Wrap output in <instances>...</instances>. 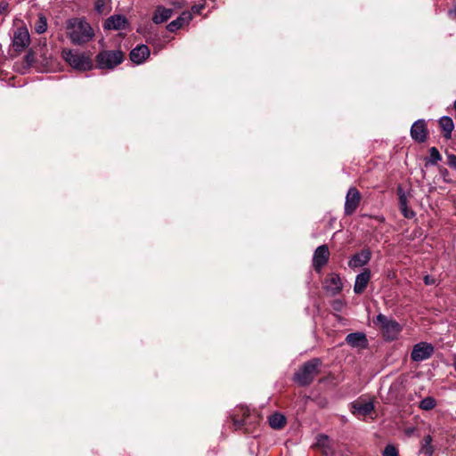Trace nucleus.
Listing matches in <instances>:
<instances>
[{
  "label": "nucleus",
  "mask_w": 456,
  "mask_h": 456,
  "mask_svg": "<svg viewBox=\"0 0 456 456\" xmlns=\"http://www.w3.org/2000/svg\"><path fill=\"white\" fill-rule=\"evenodd\" d=\"M66 36L75 45H84L95 36L93 27L85 18H70L65 22Z\"/></svg>",
  "instance_id": "obj_1"
},
{
  "label": "nucleus",
  "mask_w": 456,
  "mask_h": 456,
  "mask_svg": "<svg viewBox=\"0 0 456 456\" xmlns=\"http://www.w3.org/2000/svg\"><path fill=\"white\" fill-rule=\"evenodd\" d=\"M61 57L72 69L78 71L91 70L94 67L92 58L77 50L65 48L61 51Z\"/></svg>",
  "instance_id": "obj_2"
},
{
  "label": "nucleus",
  "mask_w": 456,
  "mask_h": 456,
  "mask_svg": "<svg viewBox=\"0 0 456 456\" xmlns=\"http://www.w3.org/2000/svg\"><path fill=\"white\" fill-rule=\"evenodd\" d=\"M322 361L319 358H314L305 362L301 368L294 374V380L300 386H307L314 380L319 373V368Z\"/></svg>",
  "instance_id": "obj_3"
},
{
  "label": "nucleus",
  "mask_w": 456,
  "mask_h": 456,
  "mask_svg": "<svg viewBox=\"0 0 456 456\" xmlns=\"http://www.w3.org/2000/svg\"><path fill=\"white\" fill-rule=\"evenodd\" d=\"M373 322L379 325L383 337L387 341L395 340L402 331V326L398 322L387 318L383 314H378Z\"/></svg>",
  "instance_id": "obj_4"
},
{
  "label": "nucleus",
  "mask_w": 456,
  "mask_h": 456,
  "mask_svg": "<svg viewBox=\"0 0 456 456\" xmlns=\"http://www.w3.org/2000/svg\"><path fill=\"white\" fill-rule=\"evenodd\" d=\"M124 60V54L120 50L102 51L96 55V63L99 69H114Z\"/></svg>",
  "instance_id": "obj_5"
},
{
  "label": "nucleus",
  "mask_w": 456,
  "mask_h": 456,
  "mask_svg": "<svg viewBox=\"0 0 456 456\" xmlns=\"http://www.w3.org/2000/svg\"><path fill=\"white\" fill-rule=\"evenodd\" d=\"M30 45V36L25 26L17 28L12 36V45L15 52L21 53Z\"/></svg>",
  "instance_id": "obj_6"
},
{
  "label": "nucleus",
  "mask_w": 456,
  "mask_h": 456,
  "mask_svg": "<svg viewBox=\"0 0 456 456\" xmlns=\"http://www.w3.org/2000/svg\"><path fill=\"white\" fill-rule=\"evenodd\" d=\"M435 352V347L428 342H419L413 346L411 359L413 362H423L429 359Z\"/></svg>",
  "instance_id": "obj_7"
},
{
  "label": "nucleus",
  "mask_w": 456,
  "mask_h": 456,
  "mask_svg": "<svg viewBox=\"0 0 456 456\" xmlns=\"http://www.w3.org/2000/svg\"><path fill=\"white\" fill-rule=\"evenodd\" d=\"M330 258V250L327 245H321L316 248L313 256V266L320 273L327 265Z\"/></svg>",
  "instance_id": "obj_8"
},
{
  "label": "nucleus",
  "mask_w": 456,
  "mask_h": 456,
  "mask_svg": "<svg viewBox=\"0 0 456 456\" xmlns=\"http://www.w3.org/2000/svg\"><path fill=\"white\" fill-rule=\"evenodd\" d=\"M361 201V194L355 187L347 191L345 201V215L351 216L354 213Z\"/></svg>",
  "instance_id": "obj_9"
},
{
  "label": "nucleus",
  "mask_w": 456,
  "mask_h": 456,
  "mask_svg": "<svg viewBox=\"0 0 456 456\" xmlns=\"http://www.w3.org/2000/svg\"><path fill=\"white\" fill-rule=\"evenodd\" d=\"M342 288L343 284L340 276L337 273H330L324 280L323 289L331 296L339 294Z\"/></svg>",
  "instance_id": "obj_10"
},
{
  "label": "nucleus",
  "mask_w": 456,
  "mask_h": 456,
  "mask_svg": "<svg viewBox=\"0 0 456 456\" xmlns=\"http://www.w3.org/2000/svg\"><path fill=\"white\" fill-rule=\"evenodd\" d=\"M411 135L418 142H424L428 137V129L424 119H419L411 127Z\"/></svg>",
  "instance_id": "obj_11"
},
{
  "label": "nucleus",
  "mask_w": 456,
  "mask_h": 456,
  "mask_svg": "<svg viewBox=\"0 0 456 456\" xmlns=\"http://www.w3.org/2000/svg\"><path fill=\"white\" fill-rule=\"evenodd\" d=\"M128 25V20L124 15L116 14L109 17L104 24L103 28L107 30H119L126 28Z\"/></svg>",
  "instance_id": "obj_12"
},
{
  "label": "nucleus",
  "mask_w": 456,
  "mask_h": 456,
  "mask_svg": "<svg viewBox=\"0 0 456 456\" xmlns=\"http://www.w3.org/2000/svg\"><path fill=\"white\" fill-rule=\"evenodd\" d=\"M370 257L371 252L370 249L362 250L361 252H358L351 256L348 261V266L353 269L364 266L369 263Z\"/></svg>",
  "instance_id": "obj_13"
},
{
  "label": "nucleus",
  "mask_w": 456,
  "mask_h": 456,
  "mask_svg": "<svg viewBox=\"0 0 456 456\" xmlns=\"http://www.w3.org/2000/svg\"><path fill=\"white\" fill-rule=\"evenodd\" d=\"M150 56V49L146 45H137L130 52V60L135 64L143 63Z\"/></svg>",
  "instance_id": "obj_14"
},
{
  "label": "nucleus",
  "mask_w": 456,
  "mask_h": 456,
  "mask_svg": "<svg viewBox=\"0 0 456 456\" xmlns=\"http://www.w3.org/2000/svg\"><path fill=\"white\" fill-rule=\"evenodd\" d=\"M370 280V271L364 269L361 273L356 275L354 285V291L355 294H362Z\"/></svg>",
  "instance_id": "obj_15"
},
{
  "label": "nucleus",
  "mask_w": 456,
  "mask_h": 456,
  "mask_svg": "<svg viewBox=\"0 0 456 456\" xmlns=\"http://www.w3.org/2000/svg\"><path fill=\"white\" fill-rule=\"evenodd\" d=\"M374 410V403L371 401H355L352 403V413L355 416H366Z\"/></svg>",
  "instance_id": "obj_16"
},
{
  "label": "nucleus",
  "mask_w": 456,
  "mask_h": 456,
  "mask_svg": "<svg viewBox=\"0 0 456 456\" xmlns=\"http://www.w3.org/2000/svg\"><path fill=\"white\" fill-rule=\"evenodd\" d=\"M173 15V9L158 6L152 17V21L155 24H161L168 20Z\"/></svg>",
  "instance_id": "obj_17"
},
{
  "label": "nucleus",
  "mask_w": 456,
  "mask_h": 456,
  "mask_svg": "<svg viewBox=\"0 0 456 456\" xmlns=\"http://www.w3.org/2000/svg\"><path fill=\"white\" fill-rule=\"evenodd\" d=\"M346 341L353 347H363L366 345L367 339L365 334L361 332H354L348 334L346 338Z\"/></svg>",
  "instance_id": "obj_18"
},
{
  "label": "nucleus",
  "mask_w": 456,
  "mask_h": 456,
  "mask_svg": "<svg viewBox=\"0 0 456 456\" xmlns=\"http://www.w3.org/2000/svg\"><path fill=\"white\" fill-rule=\"evenodd\" d=\"M191 19V14L187 12L182 13L179 17H177L175 20H172L168 25L167 26V28L170 32H175L179 28H181L185 23H188L190 20Z\"/></svg>",
  "instance_id": "obj_19"
},
{
  "label": "nucleus",
  "mask_w": 456,
  "mask_h": 456,
  "mask_svg": "<svg viewBox=\"0 0 456 456\" xmlns=\"http://www.w3.org/2000/svg\"><path fill=\"white\" fill-rule=\"evenodd\" d=\"M398 194H399V208H400L402 214L406 218H412L415 216V213L408 208L407 197H406L405 193L403 192L402 187L398 188Z\"/></svg>",
  "instance_id": "obj_20"
},
{
  "label": "nucleus",
  "mask_w": 456,
  "mask_h": 456,
  "mask_svg": "<svg viewBox=\"0 0 456 456\" xmlns=\"http://www.w3.org/2000/svg\"><path fill=\"white\" fill-rule=\"evenodd\" d=\"M439 126L441 127V130L443 132V134L445 139H451L452 137V132L454 128V123L452 119V118L448 116H443L439 119Z\"/></svg>",
  "instance_id": "obj_21"
},
{
  "label": "nucleus",
  "mask_w": 456,
  "mask_h": 456,
  "mask_svg": "<svg viewBox=\"0 0 456 456\" xmlns=\"http://www.w3.org/2000/svg\"><path fill=\"white\" fill-rule=\"evenodd\" d=\"M269 424L274 429H281L286 424V419L282 414L274 413L269 417Z\"/></svg>",
  "instance_id": "obj_22"
},
{
  "label": "nucleus",
  "mask_w": 456,
  "mask_h": 456,
  "mask_svg": "<svg viewBox=\"0 0 456 456\" xmlns=\"http://www.w3.org/2000/svg\"><path fill=\"white\" fill-rule=\"evenodd\" d=\"M316 439V445L323 448L324 453L326 455L331 452V446L330 444V439L328 436L319 435Z\"/></svg>",
  "instance_id": "obj_23"
},
{
  "label": "nucleus",
  "mask_w": 456,
  "mask_h": 456,
  "mask_svg": "<svg viewBox=\"0 0 456 456\" xmlns=\"http://www.w3.org/2000/svg\"><path fill=\"white\" fill-rule=\"evenodd\" d=\"M432 437L428 435L423 438V444L420 449V453L425 454L426 456H431L433 454V448L431 445Z\"/></svg>",
  "instance_id": "obj_24"
},
{
  "label": "nucleus",
  "mask_w": 456,
  "mask_h": 456,
  "mask_svg": "<svg viewBox=\"0 0 456 456\" xmlns=\"http://www.w3.org/2000/svg\"><path fill=\"white\" fill-rule=\"evenodd\" d=\"M94 8L98 13L106 14L110 9V0H97Z\"/></svg>",
  "instance_id": "obj_25"
},
{
  "label": "nucleus",
  "mask_w": 456,
  "mask_h": 456,
  "mask_svg": "<svg viewBox=\"0 0 456 456\" xmlns=\"http://www.w3.org/2000/svg\"><path fill=\"white\" fill-rule=\"evenodd\" d=\"M47 27H48L47 20H46L45 16H44L43 14H40L38 16V20L35 25V31L37 34H43L46 31Z\"/></svg>",
  "instance_id": "obj_26"
},
{
  "label": "nucleus",
  "mask_w": 456,
  "mask_h": 456,
  "mask_svg": "<svg viewBox=\"0 0 456 456\" xmlns=\"http://www.w3.org/2000/svg\"><path fill=\"white\" fill-rule=\"evenodd\" d=\"M436 402L431 396H428V397L424 398L419 403V408L422 410H425V411L432 410L436 407Z\"/></svg>",
  "instance_id": "obj_27"
},
{
  "label": "nucleus",
  "mask_w": 456,
  "mask_h": 456,
  "mask_svg": "<svg viewBox=\"0 0 456 456\" xmlns=\"http://www.w3.org/2000/svg\"><path fill=\"white\" fill-rule=\"evenodd\" d=\"M429 153H430L429 159H428L429 164L435 166L442 159V156H441L439 151L436 147L430 148Z\"/></svg>",
  "instance_id": "obj_28"
},
{
  "label": "nucleus",
  "mask_w": 456,
  "mask_h": 456,
  "mask_svg": "<svg viewBox=\"0 0 456 456\" xmlns=\"http://www.w3.org/2000/svg\"><path fill=\"white\" fill-rule=\"evenodd\" d=\"M383 456H399L397 449L391 444L386 446Z\"/></svg>",
  "instance_id": "obj_29"
},
{
  "label": "nucleus",
  "mask_w": 456,
  "mask_h": 456,
  "mask_svg": "<svg viewBox=\"0 0 456 456\" xmlns=\"http://www.w3.org/2000/svg\"><path fill=\"white\" fill-rule=\"evenodd\" d=\"M447 163L451 167L456 168V156L453 154H448Z\"/></svg>",
  "instance_id": "obj_30"
},
{
  "label": "nucleus",
  "mask_w": 456,
  "mask_h": 456,
  "mask_svg": "<svg viewBox=\"0 0 456 456\" xmlns=\"http://www.w3.org/2000/svg\"><path fill=\"white\" fill-rule=\"evenodd\" d=\"M435 281H436L435 279L432 276H430V275H426L424 277V283L426 285H432V284L435 283Z\"/></svg>",
  "instance_id": "obj_31"
},
{
  "label": "nucleus",
  "mask_w": 456,
  "mask_h": 456,
  "mask_svg": "<svg viewBox=\"0 0 456 456\" xmlns=\"http://www.w3.org/2000/svg\"><path fill=\"white\" fill-rule=\"evenodd\" d=\"M8 8V4L5 2L0 3V14L6 13Z\"/></svg>",
  "instance_id": "obj_32"
},
{
  "label": "nucleus",
  "mask_w": 456,
  "mask_h": 456,
  "mask_svg": "<svg viewBox=\"0 0 456 456\" xmlns=\"http://www.w3.org/2000/svg\"><path fill=\"white\" fill-rule=\"evenodd\" d=\"M247 411H248V409H246V410L244 411L243 414L245 415Z\"/></svg>",
  "instance_id": "obj_33"
},
{
  "label": "nucleus",
  "mask_w": 456,
  "mask_h": 456,
  "mask_svg": "<svg viewBox=\"0 0 456 456\" xmlns=\"http://www.w3.org/2000/svg\"><path fill=\"white\" fill-rule=\"evenodd\" d=\"M454 109L456 110V99H455V102H454Z\"/></svg>",
  "instance_id": "obj_34"
}]
</instances>
